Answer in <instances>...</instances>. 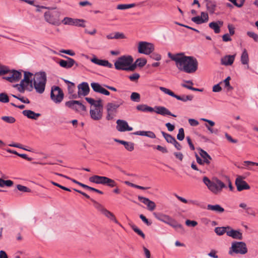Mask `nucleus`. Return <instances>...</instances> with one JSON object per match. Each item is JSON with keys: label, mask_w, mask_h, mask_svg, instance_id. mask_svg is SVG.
Returning a JSON list of instances; mask_svg holds the SVG:
<instances>
[{"label": "nucleus", "mask_w": 258, "mask_h": 258, "mask_svg": "<svg viewBox=\"0 0 258 258\" xmlns=\"http://www.w3.org/2000/svg\"><path fill=\"white\" fill-rule=\"evenodd\" d=\"M103 180V185H107L110 187L116 186L117 183L114 180L106 176H104Z\"/></svg>", "instance_id": "34"}, {"label": "nucleus", "mask_w": 258, "mask_h": 258, "mask_svg": "<svg viewBox=\"0 0 258 258\" xmlns=\"http://www.w3.org/2000/svg\"><path fill=\"white\" fill-rule=\"evenodd\" d=\"M91 61L96 64L106 67L108 68H112L113 67L112 64L110 63L108 60L99 59L95 56L92 58Z\"/></svg>", "instance_id": "23"}, {"label": "nucleus", "mask_w": 258, "mask_h": 258, "mask_svg": "<svg viewBox=\"0 0 258 258\" xmlns=\"http://www.w3.org/2000/svg\"><path fill=\"white\" fill-rule=\"evenodd\" d=\"M1 119L9 123H13L16 121L15 118L11 116H4L1 117Z\"/></svg>", "instance_id": "42"}, {"label": "nucleus", "mask_w": 258, "mask_h": 258, "mask_svg": "<svg viewBox=\"0 0 258 258\" xmlns=\"http://www.w3.org/2000/svg\"><path fill=\"white\" fill-rule=\"evenodd\" d=\"M153 215L157 219L172 227L177 232L181 234L184 233V229L182 225L178 223L169 216L163 213L156 212L153 213Z\"/></svg>", "instance_id": "3"}, {"label": "nucleus", "mask_w": 258, "mask_h": 258, "mask_svg": "<svg viewBox=\"0 0 258 258\" xmlns=\"http://www.w3.org/2000/svg\"><path fill=\"white\" fill-rule=\"evenodd\" d=\"M136 6V4L134 3L130 4H120L117 5L116 8L118 10H125L135 7Z\"/></svg>", "instance_id": "37"}, {"label": "nucleus", "mask_w": 258, "mask_h": 258, "mask_svg": "<svg viewBox=\"0 0 258 258\" xmlns=\"http://www.w3.org/2000/svg\"><path fill=\"white\" fill-rule=\"evenodd\" d=\"M159 89L161 91H162L164 93L168 94L173 97L175 98L176 99L180 100L184 102H185L187 101H191L194 98V96L192 95H183L182 96L176 95L175 94H174V92L171 91L170 90L163 87H160Z\"/></svg>", "instance_id": "11"}, {"label": "nucleus", "mask_w": 258, "mask_h": 258, "mask_svg": "<svg viewBox=\"0 0 258 258\" xmlns=\"http://www.w3.org/2000/svg\"><path fill=\"white\" fill-rule=\"evenodd\" d=\"M150 57L156 60H160L161 59V56L157 53H152Z\"/></svg>", "instance_id": "62"}, {"label": "nucleus", "mask_w": 258, "mask_h": 258, "mask_svg": "<svg viewBox=\"0 0 258 258\" xmlns=\"http://www.w3.org/2000/svg\"><path fill=\"white\" fill-rule=\"evenodd\" d=\"M136 65L139 67H143L147 63V60L144 58H139L136 60Z\"/></svg>", "instance_id": "43"}, {"label": "nucleus", "mask_w": 258, "mask_h": 258, "mask_svg": "<svg viewBox=\"0 0 258 258\" xmlns=\"http://www.w3.org/2000/svg\"><path fill=\"white\" fill-rule=\"evenodd\" d=\"M42 8L48 9L44 14V20L50 24L59 26L61 24L60 21V12L56 8L42 6Z\"/></svg>", "instance_id": "2"}, {"label": "nucleus", "mask_w": 258, "mask_h": 258, "mask_svg": "<svg viewBox=\"0 0 258 258\" xmlns=\"http://www.w3.org/2000/svg\"><path fill=\"white\" fill-rule=\"evenodd\" d=\"M181 86L184 88H187L188 89H189V90H192V91H199V92H202L203 91V90L202 89H198V88H194L192 87V86H187V85H186V84L185 83H182L181 84Z\"/></svg>", "instance_id": "54"}, {"label": "nucleus", "mask_w": 258, "mask_h": 258, "mask_svg": "<svg viewBox=\"0 0 258 258\" xmlns=\"http://www.w3.org/2000/svg\"><path fill=\"white\" fill-rule=\"evenodd\" d=\"M191 21L197 24H201L205 23L203 20V18L200 16H196L191 18Z\"/></svg>", "instance_id": "51"}, {"label": "nucleus", "mask_w": 258, "mask_h": 258, "mask_svg": "<svg viewBox=\"0 0 258 258\" xmlns=\"http://www.w3.org/2000/svg\"><path fill=\"white\" fill-rule=\"evenodd\" d=\"M230 2H231L232 4H233L235 6L240 8L241 7L244 3L245 0H228Z\"/></svg>", "instance_id": "48"}, {"label": "nucleus", "mask_w": 258, "mask_h": 258, "mask_svg": "<svg viewBox=\"0 0 258 258\" xmlns=\"http://www.w3.org/2000/svg\"><path fill=\"white\" fill-rule=\"evenodd\" d=\"M230 229V226L217 227L215 228L214 231L218 235L221 236L225 233H227V231Z\"/></svg>", "instance_id": "32"}, {"label": "nucleus", "mask_w": 258, "mask_h": 258, "mask_svg": "<svg viewBox=\"0 0 258 258\" xmlns=\"http://www.w3.org/2000/svg\"><path fill=\"white\" fill-rule=\"evenodd\" d=\"M15 87H16L18 90L21 93H24L25 90L29 91V86L28 85L24 84L20 82V84H16L15 85Z\"/></svg>", "instance_id": "36"}, {"label": "nucleus", "mask_w": 258, "mask_h": 258, "mask_svg": "<svg viewBox=\"0 0 258 258\" xmlns=\"http://www.w3.org/2000/svg\"><path fill=\"white\" fill-rule=\"evenodd\" d=\"M140 78V75L138 73H134L129 76V79L132 81H137Z\"/></svg>", "instance_id": "57"}, {"label": "nucleus", "mask_w": 258, "mask_h": 258, "mask_svg": "<svg viewBox=\"0 0 258 258\" xmlns=\"http://www.w3.org/2000/svg\"><path fill=\"white\" fill-rule=\"evenodd\" d=\"M34 75L29 72H24V79L21 80V82L24 84L28 85L29 86V91H31L33 89V82Z\"/></svg>", "instance_id": "18"}, {"label": "nucleus", "mask_w": 258, "mask_h": 258, "mask_svg": "<svg viewBox=\"0 0 258 258\" xmlns=\"http://www.w3.org/2000/svg\"><path fill=\"white\" fill-rule=\"evenodd\" d=\"M22 77L21 72L12 70L10 72L9 76L4 77V79L10 82H16L19 81Z\"/></svg>", "instance_id": "16"}, {"label": "nucleus", "mask_w": 258, "mask_h": 258, "mask_svg": "<svg viewBox=\"0 0 258 258\" xmlns=\"http://www.w3.org/2000/svg\"><path fill=\"white\" fill-rule=\"evenodd\" d=\"M93 105L95 107L94 108L103 111V105L102 104L101 99H99L96 101L95 100V103Z\"/></svg>", "instance_id": "46"}, {"label": "nucleus", "mask_w": 258, "mask_h": 258, "mask_svg": "<svg viewBox=\"0 0 258 258\" xmlns=\"http://www.w3.org/2000/svg\"><path fill=\"white\" fill-rule=\"evenodd\" d=\"M66 106L76 112H81L86 110V107L80 101L77 100L69 101L65 103Z\"/></svg>", "instance_id": "14"}, {"label": "nucleus", "mask_w": 258, "mask_h": 258, "mask_svg": "<svg viewBox=\"0 0 258 258\" xmlns=\"http://www.w3.org/2000/svg\"><path fill=\"white\" fill-rule=\"evenodd\" d=\"M123 101L120 99L116 103L110 102L108 103L106 105L107 115L106 119L108 120H111L113 118L116 113L117 109L123 104Z\"/></svg>", "instance_id": "9"}, {"label": "nucleus", "mask_w": 258, "mask_h": 258, "mask_svg": "<svg viewBox=\"0 0 258 258\" xmlns=\"http://www.w3.org/2000/svg\"><path fill=\"white\" fill-rule=\"evenodd\" d=\"M245 178V177L241 175L237 176L235 180V185L238 191L245 189H249L250 188L247 182L244 180Z\"/></svg>", "instance_id": "15"}, {"label": "nucleus", "mask_w": 258, "mask_h": 258, "mask_svg": "<svg viewBox=\"0 0 258 258\" xmlns=\"http://www.w3.org/2000/svg\"><path fill=\"white\" fill-rule=\"evenodd\" d=\"M154 148H156L158 151H161L163 153H166L168 152V150L166 149V148L162 147L160 145H157L156 146H155Z\"/></svg>", "instance_id": "61"}, {"label": "nucleus", "mask_w": 258, "mask_h": 258, "mask_svg": "<svg viewBox=\"0 0 258 258\" xmlns=\"http://www.w3.org/2000/svg\"><path fill=\"white\" fill-rule=\"evenodd\" d=\"M199 154L200 156L203 158L204 162H205V164L209 165L210 163V160H212V158L207 153V152L204 150L200 149Z\"/></svg>", "instance_id": "30"}, {"label": "nucleus", "mask_w": 258, "mask_h": 258, "mask_svg": "<svg viewBox=\"0 0 258 258\" xmlns=\"http://www.w3.org/2000/svg\"><path fill=\"white\" fill-rule=\"evenodd\" d=\"M136 109L138 111L144 112H155L156 113L163 116L170 115L173 117L176 116L172 114L167 108L161 106H155L154 108H153L146 104H139L136 106Z\"/></svg>", "instance_id": "6"}, {"label": "nucleus", "mask_w": 258, "mask_h": 258, "mask_svg": "<svg viewBox=\"0 0 258 258\" xmlns=\"http://www.w3.org/2000/svg\"><path fill=\"white\" fill-rule=\"evenodd\" d=\"M91 201L94 204L95 207L102 214L106 216L110 220L114 221L115 223H117V220L116 219L113 213L105 209L102 205L96 202V201L91 199Z\"/></svg>", "instance_id": "12"}, {"label": "nucleus", "mask_w": 258, "mask_h": 258, "mask_svg": "<svg viewBox=\"0 0 258 258\" xmlns=\"http://www.w3.org/2000/svg\"><path fill=\"white\" fill-rule=\"evenodd\" d=\"M133 61L134 59L131 55L121 56L115 62V68L117 70L126 71V68L133 63Z\"/></svg>", "instance_id": "7"}, {"label": "nucleus", "mask_w": 258, "mask_h": 258, "mask_svg": "<svg viewBox=\"0 0 258 258\" xmlns=\"http://www.w3.org/2000/svg\"><path fill=\"white\" fill-rule=\"evenodd\" d=\"M247 252L246 245L244 242L235 241L232 243L229 254L232 255L233 253L245 254Z\"/></svg>", "instance_id": "8"}, {"label": "nucleus", "mask_w": 258, "mask_h": 258, "mask_svg": "<svg viewBox=\"0 0 258 258\" xmlns=\"http://www.w3.org/2000/svg\"><path fill=\"white\" fill-rule=\"evenodd\" d=\"M198 62L193 56H185L183 53L176 67L180 71L191 74L198 69Z\"/></svg>", "instance_id": "1"}, {"label": "nucleus", "mask_w": 258, "mask_h": 258, "mask_svg": "<svg viewBox=\"0 0 258 258\" xmlns=\"http://www.w3.org/2000/svg\"><path fill=\"white\" fill-rule=\"evenodd\" d=\"M124 147L127 150L132 151L134 149V144L131 142H127Z\"/></svg>", "instance_id": "55"}, {"label": "nucleus", "mask_w": 258, "mask_h": 258, "mask_svg": "<svg viewBox=\"0 0 258 258\" xmlns=\"http://www.w3.org/2000/svg\"><path fill=\"white\" fill-rule=\"evenodd\" d=\"M223 22L218 21L217 22H212L209 23V26L213 29L215 33H219L220 32V27L223 26Z\"/></svg>", "instance_id": "29"}, {"label": "nucleus", "mask_w": 258, "mask_h": 258, "mask_svg": "<svg viewBox=\"0 0 258 258\" xmlns=\"http://www.w3.org/2000/svg\"><path fill=\"white\" fill-rule=\"evenodd\" d=\"M138 200L145 205H147L148 209L150 211H153L156 208L155 203L150 200L148 198L138 196Z\"/></svg>", "instance_id": "21"}, {"label": "nucleus", "mask_w": 258, "mask_h": 258, "mask_svg": "<svg viewBox=\"0 0 258 258\" xmlns=\"http://www.w3.org/2000/svg\"><path fill=\"white\" fill-rule=\"evenodd\" d=\"M203 181L208 188L215 195L219 194L223 188L226 187L225 183L217 178L211 180L207 177L204 176Z\"/></svg>", "instance_id": "4"}, {"label": "nucleus", "mask_w": 258, "mask_h": 258, "mask_svg": "<svg viewBox=\"0 0 258 258\" xmlns=\"http://www.w3.org/2000/svg\"><path fill=\"white\" fill-rule=\"evenodd\" d=\"M46 81L47 77L45 72L36 73L33 77V88L35 89L37 93H43L45 90Z\"/></svg>", "instance_id": "5"}, {"label": "nucleus", "mask_w": 258, "mask_h": 258, "mask_svg": "<svg viewBox=\"0 0 258 258\" xmlns=\"http://www.w3.org/2000/svg\"><path fill=\"white\" fill-rule=\"evenodd\" d=\"M236 56V54L233 55H226L221 58V63L222 65H224L226 66H231L233 64L235 58Z\"/></svg>", "instance_id": "22"}, {"label": "nucleus", "mask_w": 258, "mask_h": 258, "mask_svg": "<svg viewBox=\"0 0 258 258\" xmlns=\"http://www.w3.org/2000/svg\"><path fill=\"white\" fill-rule=\"evenodd\" d=\"M185 224L188 226L195 227L198 225V222L196 221H191L190 220H187L185 221Z\"/></svg>", "instance_id": "58"}, {"label": "nucleus", "mask_w": 258, "mask_h": 258, "mask_svg": "<svg viewBox=\"0 0 258 258\" xmlns=\"http://www.w3.org/2000/svg\"><path fill=\"white\" fill-rule=\"evenodd\" d=\"M17 188L19 191L22 192H29L31 191V189L30 188L21 184H18L17 185Z\"/></svg>", "instance_id": "50"}, {"label": "nucleus", "mask_w": 258, "mask_h": 258, "mask_svg": "<svg viewBox=\"0 0 258 258\" xmlns=\"http://www.w3.org/2000/svg\"><path fill=\"white\" fill-rule=\"evenodd\" d=\"M205 1L207 10L210 14H214L217 8L216 2L212 0H205Z\"/></svg>", "instance_id": "24"}, {"label": "nucleus", "mask_w": 258, "mask_h": 258, "mask_svg": "<svg viewBox=\"0 0 258 258\" xmlns=\"http://www.w3.org/2000/svg\"><path fill=\"white\" fill-rule=\"evenodd\" d=\"M91 86L93 90V91L96 93H98L102 88L101 85H100L98 83L93 82L91 83Z\"/></svg>", "instance_id": "45"}, {"label": "nucleus", "mask_w": 258, "mask_h": 258, "mask_svg": "<svg viewBox=\"0 0 258 258\" xmlns=\"http://www.w3.org/2000/svg\"><path fill=\"white\" fill-rule=\"evenodd\" d=\"M240 61L243 65L246 66L247 69H249V55L248 52L245 48H244L242 50L240 56Z\"/></svg>", "instance_id": "25"}, {"label": "nucleus", "mask_w": 258, "mask_h": 258, "mask_svg": "<svg viewBox=\"0 0 258 258\" xmlns=\"http://www.w3.org/2000/svg\"><path fill=\"white\" fill-rule=\"evenodd\" d=\"M114 39H124L125 38V36L122 33L120 32H115L114 33Z\"/></svg>", "instance_id": "60"}, {"label": "nucleus", "mask_w": 258, "mask_h": 258, "mask_svg": "<svg viewBox=\"0 0 258 258\" xmlns=\"http://www.w3.org/2000/svg\"><path fill=\"white\" fill-rule=\"evenodd\" d=\"M85 21L83 19H75L73 26L85 27L86 26L84 24Z\"/></svg>", "instance_id": "44"}, {"label": "nucleus", "mask_w": 258, "mask_h": 258, "mask_svg": "<svg viewBox=\"0 0 258 258\" xmlns=\"http://www.w3.org/2000/svg\"><path fill=\"white\" fill-rule=\"evenodd\" d=\"M79 96H87L90 91L89 85L86 82H83L78 86Z\"/></svg>", "instance_id": "20"}, {"label": "nucleus", "mask_w": 258, "mask_h": 258, "mask_svg": "<svg viewBox=\"0 0 258 258\" xmlns=\"http://www.w3.org/2000/svg\"><path fill=\"white\" fill-rule=\"evenodd\" d=\"M188 122L190 125L193 126H197L199 124L198 121L192 118H190L188 119Z\"/></svg>", "instance_id": "64"}, {"label": "nucleus", "mask_w": 258, "mask_h": 258, "mask_svg": "<svg viewBox=\"0 0 258 258\" xmlns=\"http://www.w3.org/2000/svg\"><path fill=\"white\" fill-rule=\"evenodd\" d=\"M247 35L252 38L255 42H258V35L253 32H247Z\"/></svg>", "instance_id": "53"}, {"label": "nucleus", "mask_w": 258, "mask_h": 258, "mask_svg": "<svg viewBox=\"0 0 258 258\" xmlns=\"http://www.w3.org/2000/svg\"><path fill=\"white\" fill-rule=\"evenodd\" d=\"M227 235L234 239L241 240L242 239V234L239 230L232 229L231 228L227 232Z\"/></svg>", "instance_id": "27"}, {"label": "nucleus", "mask_w": 258, "mask_h": 258, "mask_svg": "<svg viewBox=\"0 0 258 258\" xmlns=\"http://www.w3.org/2000/svg\"><path fill=\"white\" fill-rule=\"evenodd\" d=\"M138 49L139 53L149 55L154 50V45L146 41H140L139 42Z\"/></svg>", "instance_id": "10"}, {"label": "nucleus", "mask_w": 258, "mask_h": 258, "mask_svg": "<svg viewBox=\"0 0 258 258\" xmlns=\"http://www.w3.org/2000/svg\"><path fill=\"white\" fill-rule=\"evenodd\" d=\"M50 97L55 103H59L63 99V92L59 87L54 86L51 88Z\"/></svg>", "instance_id": "13"}, {"label": "nucleus", "mask_w": 258, "mask_h": 258, "mask_svg": "<svg viewBox=\"0 0 258 258\" xmlns=\"http://www.w3.org/2000/svg\"><path fill=\"white\" fill-rule=\"evenodd\" d=\"M104 176L99 175H93L89 178V181L91 182L96 184H101L103 185Z\"/></svg>", "instance_id": "31"}, {"label": "nucleus", "mask_w": 258, "mask_h": 258, "mask_svg": "<svg viewBox=\"0 0 258 258\" xmlns=\"http://www.w3.org/2000/svg\"><path fill=\"white\" fill-rule=\"evenodd\" d=\"M132 228L133 229V230L136 232L137 233L138 235H139L140 236H141L143 238H145V235L144 234V233L140 230L135 225H133L132 226Z\"/></svg>", "instance_id": "49"}, {"label": "nucleus", "mask_w": 258, "mask_h": 258, "mask_svg": "<svg viewBox=\"0 0 258 258\" xmlns=\"http://www.w3.org/2000/svg\"><path fill=\"white\" fill-rule=\"evenodd\" d=\"M103 111L97 109H91L90 114L92 119L94 120H99L102 118Z\"/></svg>", "instance_id": "26"}, {"label": "nucleus", "mask_w": 258, "mask_h": 258, "mask_svg": "<svg viewBox=\"0 0 258 258\" xmlns=\"http://www.w3.org/2000/svg\"><path fill=\"white\" fill-rule=\"evenodd\" d=\"M183 53H179L173 55L171 53L168 52V56L169 58H170L172 60L175 62V64L177 66L182 54Z\"/></svg>", "instance_id": "35"}, {"label": "nucleus", "mask_w": 258, "mask_h": 258, "mask_svg": "<svg viewBox=\"0 0 258 258\" xmlns=\"http://www.w3.org/2000/svg\"><path fill=\"white\" fill-rule=\"evenodd\" d=\"M0 102L2 103H8L9 102V97L6 93H0Z\"/></svg>", "instance_id": "47"}, {"label": "nucleus", "mask_w": 258, "mask_h": 258, "mask_svg": "<svg viewBox=\"0 0 258 258\" xmlns=\"http://www.w3.org/2000/svg\"><path fill=\"white\" fill-rule=\"evenodd\" d=\"M184 138V133L183 128L179 129L178 134L177 135V139L179 141H182Z\"/></svg>", "instance_id": "52"}, {"label": "nucleus", "mask_w": 258, "mask_h": 258, "mask_svg": "<svg viewBox=\"0 0 258 258\" xmlns=\"http://www.w3.org/2000/svg\"><path fill=\"white\" fill-rule=\"evenodd\" d=\"M161 134L166 140V141L169 143L172 144L173 142L175 139L174 137H173L170 134H168L167 133H166L165 132L162 131Z\"/></svg>", "instance_id": "38"}, {"label": "nucleus", "mask_w": 258, "mask_h": 258, "mask_svg": "<svg viewBox=\"0 0 258 258\" xmlns=\"http://www.w3.org/2000/svg\"><path fill=\"white\" fill-rule=\"evenodd\" d=\"M75 19H73L70 17H65L61 21V23H63L64 25H74V21Z\"/></svg>", "instance_id": "39"}, {"label": "nucleus", "mask_w": 258, "mask_h": 258, "mask_svg": "<svg viewBox=\"0 0 258 258\" xmlns=\"http://www.w3.org/2000/svg\"><path fill=\"white\" fill-rule=\"evenodd\" d=\"M11 71L9 70L6 67H1L0 68V75H5L8 73H9Z\"/></svg>", "instance_id": "63"}, {"label": "nucleus", "mask_w": 258, "mask_h": 258, "mask_svg": "<svg viewBox=\"0 0 258 258\" xmlns=\"http://www.w3.org/2000/svg\"><path fill=\"white\" fill-rule=\"evenodd\" d=\"M116 129L119 132H122L133 130V127L129 126L127 122L124 120L118 119L116 121Z\"/></svg>", "instance_id": "19"}, {"label": "nucleus", "mask_w": 258, "mask_h": 258, "mask_svg": "<svg viewBox=\"0 0 258 258\" xmlns=\"http://www.w3.org/2000/svg\"><path fill=\"white\" fill-rule=\"evenodd\" d=\"M62 56L66 58L67 60L61 59L59 61V64L61 67L66 69H70L72 68L74 64H76V67L78 66V63L73 58L63 55H62Z\"/></svg>", "instance_id": "17"}, {"label": "nucleus", "mask_w": 258, "mask_h": 258, "mask_svg": "<svg viewBox=\"0 0 258 258\" xmlns=\"http://www.w3.org/2000/svg\"><path fill=\"white\" fill-rule=\"evenodd\" d=\"M22 113L28 118L34 120H37V118L41 116L40 113H35L31 110H24L23 111Z\"/></svg>", "instance_id": "28"}, {"label": "nucleus", "mask_w": 258, "mask_h": 258, "mask_svg": "<svg viewBox=\"0 0 258 258\" xmlns=\"http://www.w3.org/2000/svg\"><path fill=\"white\" fill-rule=\"evenodd\" d=\"M68 92L70 94L74 93L75 89V85L74 83H70V85H68Z\"/></svg>", "instance_id": "56"}, {"label": "nucleus", "mask_w": 258, "mask_h": 258, "mask_svg": "<svg viewBox=\"0 0 258 258\" xmlns=\"http://www.w3.org/2000/svg\"><path fill=\"white\" fill-rule=\"evenodd\" d=\"M140 218L148 226H150L152 224V222L151 221H149L148 219H147L146 217L145 216H144L143 214H141L140 215Z\"/></svg>", "instance_id": "59"}, {"label": "nucleus", "mask_w": 258, "mask_h": 258, "mask_svg": "<svg viewBox=\"0 0 258 258\" xmlns=\"http://www.w3.org/2000/svg\"><path fill=\"white\" fill-rule=\"evenodd\" d=\"M131 100L134 102H139L140 101L141 96L139 93L133 92L131 95Z\"/></svg>", "instance_id": "41"}, {"label": "nucleus", "mask_w": 258, "mask_h": 258, "mask_svg": "<svg viewBox=\"0 0 258 258\" xmlns=\"http://www.w3.org/2000/svg\"><path fill=\"white\" fill-rule=\"evenodd\" d=\"M242 165L244 167L242 168H244L245 169L251 170L250 166H258V164L254 163V162L250 161H244Z\"/></svg>", "instance_id": "40"}, {"label": "nucleus", "mask_w": 258, "mask_h": 258, "mask_svg": "<svg viewBox=\"0 0 258 258\" xmlns=\"http://www.w3.org/2000/svg\"><path fill=\"white\" fill-rule=\"evenodd\" d=\"M207 209L220 213H223L224 211V208L221 207L219 205H208Z\"/></svg>", "instance_id": "33"}]
</instances>
